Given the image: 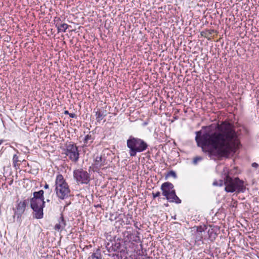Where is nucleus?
I'll list each match as a JSON object with an SVG mask.
<instances>
[{
    "label": "nucleus",
    "mask_w": 259,
    "mask_h": 259,
    "mask_svg": "<svg viewBox=\"0 0 259 259\" xmlns=\"http://www.w3.org/2000/svg\"><path fill=\"white\" fill-rule=\"evenodd\" d=\"M153 196V198L155 199L156 197H159L160 195V193L159 191H157L156 193L152 192V193Z\"/></svg>",
    "instance_id": "22"
},
{
    "label": "nucleus",
    "mask_w": 259,
    "mask_h": 259,
    "mask_svg": "<svg viewBox=\"0 0 259 259\" xmlns=\"http://www.w3.org/2000/svg\"><path fill=\"white\" fill-rule=\"evenodd\" d=\"M192 231H194V233H193V238L195 240V242L202 241L203 234L205 231L204 227L201 226L195 227L193 228V230Z\"/></svg>",
    "instance_id": "8"
},
{
    "label": "nucleus",
    "mask_w": 259,
    "mask_h": 259,
    "mask_svg": "<svg viewBox=\"0 0 259 259\" xmlns=\"http://www.w3.org/2000/svg\"><path fill=\"white\" fill-rule=\"evenodd\" d=\"M47 201L48 202H49V201H50V200H49V199H47Z\"/></svg>",
    "instance_id": "32"
},
{
    "label": "nucleus",
    "mask_w": 259,
    "mask_h": 259,
    "mask_svg": "<svg viewBox=\"0 0 259 259\" xmlns=\"http://www.w3.org/2000/svg\"><path fill=\"white\" fill-rule=\"evenodd\" d=\"M55 191L57 197L62 200L67 198L70 195L69 186L62 175H58L56 177Z\"/></svg>",
    "instance_id": "4"
},
{
    "label": "nucleus",
    "mask_w": 259,
    "mask_h": 259,
    "mask_svg": "<svg viewBox=\"0 0 259 259\" xmlns=\"http://www.w3.org/2000/svg\"><path fill=\"white\" fill-rule=\"evenodd\" d=\"M3 142V140H0V145H1Z\"/></svg>",
    "instance_id": "30"
},
{
    "label": "nucleus",
    "mask_w": 259,
    "mask_h": 259,
    "mask_svg": "<svg viewBox=\"0 0 259 259\" xmlns=\"http://www.w3.org/2000/svg\"><path fill=\"white\" fill-rule=\"evenodd\" d=\"M88 259H102V255L99 249L96 252L91 253Z\"/></svg>",
    "instance_id": "17"
},
{
    "label": "nucleus",
    "mask_w": 259,
    "mask_h": 259,
    "mask_svg": "<svg viewBox=\"0 0 259 259\" xmlns=\"http://www.w3.org/2000/svg\"><path fill=\"white\" fill-rule=\"evenodd\" d=\"M30 201V206L34 211L35 217L37 219L42 218L44 200L42 199L32 198Z\"/></svg>",
    "instance_id": "5"
},
{
    "label": "nucleus",
    "mask_w": 259,
    "mask_h": 259,
    "mask_svg": "<svg viewBox=\"0 0 259 259\" xmlns=\"http://www.w3.org/2000/svg\"><path fill=\"white\" fill-rule=\"evenodd\" d=\"M160 189L162 191V194L164 196L168 195L175 190L173 184L170 182L163 183L161 186Z\"/></svg>",
    "instance_id": "9"
},
{
    "label": "nucleus",
    "mask_w": 259,
    "mask_h": 259,
    "mask_svg": "<svg viewBox=\"0 0 259 259\" xmlns=\"http://www.w3.org/2000/svg\"><path fill=\"white\" fill-rule=\"evenodd\" d=\"M204 132H195V141L198 146L201 147L204 152L210 155L228 156L238 145L236 133L230 123H223L218 125V131H212L209 127H203Z\"/></svg>",
    "instance_id": "1"
},
{
    "label": "nucleus",
    "mask_w": 259,
    "mask_h": 259,
    "mask_svg": "<svg viewBox=\"0 0 259 259\" xmlns=\"http://www.w3.org/2000/svg\"><path fill=\"white\" fill-rule=\"evenodd\" d=\"M96 120L100 122L107 115L106 111L98 110L95 112Z\"/></svg>",
    "instance_id": "15"
},
{
    "label": "nucleus",
    "mask_w": 259,
    "mask_h": 259,
    "mask_svg": "<svg viewBox=\"0 0 259 259\" xmlns=\"http://www.w3.org/2000/svg\"><path fill=\"white\" fill-rule=\"evenodd\" d=\"M224 183V182L222 180H220L219 181L215 180L213 182L212 185L214 186H222Z\"/></svg>",
    "instance_id": "19"
},
{
    "label": "nucleus",
    "mask_w": 259,
    "mask_h": 259,
    "mask_svg": "<svg viewBox=\"0 0 259 259\" xmlns=\"http://www.w3.org/2000/svg\"><path fill=\"white\" fill-rule=\"evenodd\" d=\"M167 177H172L174 178H176L177 175H176V173L174 171L171 170L168 172V174L167 175Z\"/></svg>",
    "instance_id": "21"
},
{
    "label": "nucleus",
    "mask_w": 259,
    "mask_h": 259,
    "mask_svg": "<svg viewBox=\"0 0 259 259\" xmlns=\"http://www.w3.org/2000/svg\"><path fill=\"white\" fill-rule=\"evenodd\" d=\"M213 32H214V30H212V29L209 30V33L210 34H212V33Z\"/></svg>",
    "instance_id": "28"
},
{
    "label": "nucleus",
    "mask_w": 259,
    "mask_h": 259,
    "mask_svg": "<svg viewBox=\"0 0 259 259\" xmlns=\"http://www.w3.org/2000/svg\"><path fill=\"white\" fill-rule=\"evenodd\" d=\"M252 167L256 168L258 166V164L255 162H254L252 164Z\"/></svg>",
    "instance_id": "26"
},
{
    "label": "nucleus",
    "mask_w": 259,
    "mask_h": 259,
    "mask_svg": "<svg viewBox=\"0 0 259 259\" xmlns=\"http://www.w3.org/2000/svg\"><path fill=\"white\" fill-rule=\"evenodd\" d=\"M61 21L60 18H58L56 22V27L57 28L58 32H65L67 29H68L69 25L66 23H60L59 22Z\"/></svg>",
    "instance_id": "13"
},
{
    "label": "nucleus",
    "mask_w": 259,
    "mask_h": 259,
    "mask_svg": "<svg viewBox=\"0 0 259 259\" xmlns=\"http://www.w3.org/2000/svg\"><path fill=\"white\" fill-rule=\"evenodd\" d=\"M134 225H135V226L136 227L138 228V227H137V223H135Z\"/></svg>",
    "instance_id": "31"
},
{
    "label": "nucleus",
    "mask_w": 259,
    "mask_h": 259,
    "mask_svg": "<svg viewBox=\"0 0 259 259\" xmlns=\"http://www.w3.org/2000/svg\"><path fill=\"white\" fill-rule=\"evenodd\" d=\"M69 116L71 118H76V115L75 113H70L69 114Z\"/></svg>",
    "instance_id": "25"
},
{
    "label": "nucleus",
    "mask_w": 259,
    "mask_h": 259,
    "mask_svg": "<svg viewBox=\"0 0 259 259\" xmlns=\"http://www.w3.org/2000/svg\"><path fill=\"white\" fill-rule=\"evenodd\" d=\"M73 178L78 184H88L91 180L90 174L82 168L75 169Z\"/></svg>",
    "instance_id": "6"
},
{
    "label": "nucleus",
    "mask_w": 259,
    "mask_h": 259,
    "mask_svg": "<svg viewBox=\"0 0 259 259\" xmlns=\"http://www.w3.org/2000/svg\"><path fill=\"white\" fill-rule=\"evenodd\" d=\"M106 159L105 157H103L101 155H97L94 161V166L96 168L99 169L102 166L106 164Z\"/></svg>",
    "instance_id": "11"
},
{
    "label": "nucleus",
    "mask_w": 259,
    "mask_h": 259,
    "mask_svg": "<svg viewBox=\"0 0 259 259\" xmlns=\"http://www.w3.org/2000/svg\"><path fill=\"white\" fill-rule=\"evenodd\" d=\"M94 138L93 136V134H91V132L89 134L87 135L83 139V147H88L91 145L93 142Z\"/></svg>",
    "instance_id": "14"
},
{
    "label": "nucleus",
    "mask_w": 259,
    "mask_h": 259,
    "mask_svg": "<svg viewBox=\"0 0 259 259\" xmlns=\"http://www.w3.org/2000/svg\"><path fill=\"white\" fill-rule=\"evenodd\" d=\"M19 161L18 156L16 154L14 155L13 157V162L15 166H16V164Z\"/></svg>",
    "instance_id": "20"
},
{
    "label": "nucleus",
    "mask_w": 259,
    "mask_h": 259,
    "mask_svg": "<svg viewBox=\"0 0 259 259\" xmlns=\"http://www.w3.org/2000/svg\"><path fill=\"white\" fill-rule=\"evenodd\" d=\"M128 153L131 157L136 156L137 153L142 152L148 148L147 143L143 140L130 136L126 141Z\"/></svg>",
    "instance_id": "2"
},
{
    "label": "nucleus",
    "mask_w": 259,
    "mask_h": 259,
    "mask_svg": "<svg viewBox=\"0 0 259 259\" xmlns=\"http://www.w3.org/2000/svg\"><path fill=\"white\" fill-rule=\"evenodd\" d=\"M33 198H36V199H42L43 200H44V191L41 190L38 192H34L33 193Z\"/></svg>",
    "instance_id": "18"
},
{
    "label": "nucleus",
    "mask_w": 259,
    "mask_h": 259,
    "mask_svg": "<svg viewBox=\"0 0 259 259\" xmlns=\"http://www.w3.org/2000/svg\"><path fill=\"white\" fill-rule=\"evenodd\" d=\"M65 154L69 159L73 162H76L79 159V153L76 144L70 143L66 145Z\"/></svg>",
    "instance_id": "7"
},
{
    "label": "nucleus",
    "mask_w": 259,
    "mask_h": 259,
    "mask_svg": "<svg viewBox=\"0 0 259 259\" xmlns=\"http://www.w3.org/2000/svg\"><path fill=\"white\" fill-rule=\"evenodd\" d=\"M66 225V221L63 218V214H61V217L58 220V223L55 225L54 229L58 231H61L63 229H64Z\"/></svg>",
    "instance_id": "12"
},
{
    "label": "nucleus",
    "mask_w": 259,
    "mask_h": 259,
    "mask_svg": "<svg viewBox=\"0 0 259 259\" xmlns=\"http://www.w3.org/2000/svg\"><path fill=\"white\" fill-rule=\"evenodd\" d=\"M64 113L65 114H68V115H69V113L68 111H67V110H65V111H64Z\"/></svg>",
    "instance_id": "29"
},
{
    "label": "nucleus",
    "mask_w": 259,
    "mask_h": 259,
    "mask_svg": "<svg viewBox=\"0 0 259 259\" xmlns=\"http://www.w3.org/2000/svg\"><path fill=\"white\" fill-rule=\"evenodd\" d=\"M49 185H48L47 184H46V185H45V186H44V188H45V189H48V188H49Z\"/></svg>",
    "instance_id": "27"
},
{
    "label": "nucleus",
    "mask_w": 259,
    "mask_h": 259,
    "mask_svg": "<svg viewBox=\"0 0 259 259\" xmlns=\"http://www.w3.org/2000/svg\"><path fill=\"white\" fill-rule=\"evenodd\" d=\"M16 209L17 211L15 212V214L18 215V217H19V215L23 213L25 209L23 204L20 202L18 204L16 207Z\"/></svg>",
    "instance_id": "16"
},
{
    "label": "nucleus",
    "mask_w": 259,
    "mask_h": 259,
    "mask_svg": "<svg viewBox=\"0 0 259 259\" xmlns=\"http://www.w3.org/2000/svg\"><path fill=\"white\" fill-rule=\"evenodd\" d=\"M165 197L169 202L176 203L177 204L181 203V200L176 195L175 190Z\"/></svg>",
    "instance_id": "10"
},
{
    "label": "nucleus",
    "mask_w": 259,
    "mask_h": 259,
    "mask_svg": "<svg viewBox=\"0 0 259 259\" xmlns=\"http://www.w3.org/2000/svg\"><path fill=\"white\" fill-rule=\"evenodd\" d=\"M140 233L139 232H137V235L134 237V239H133V241L136 242H138L140 240V238L139 237Z\"/></svg>",
    "instance_id": "23"
},
{
    "label": "nucleus",
    "mask_w": 259,
    "mask_h": 259,
    "mask_svg": "<svg viewBox=\"0 0 259 259\" xmlns=\"http://www.w3.org/2000/svg\"><path fill=\"white\" fill-rule=\"evenodd\" d=\"M21 203H22L24 205V207L25 208L26 205L28 204L29 202L28 199L24 200L23 202H20Z\"/></svg>",
    "instance_id": "24"
},
{
    "label": "nucleus",
    "mask_w": 259,
    "mask_h": 259,
    "mask_svg": "<svg viewBox=\"0 0 259 259\" xmlns=\"http://www.w3.org/2000/svg\"><path fill=\"white\" fill-rule=\"evenodd\" d=\"M226 175L224 178V184L225 185V190L227 192L233 193L234 192H243L245 187L244 186V182L240 180L238 178H231L227 169L224 170Z\"/></svg>",
    "instance_id": "3"
}]
</instances>
